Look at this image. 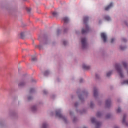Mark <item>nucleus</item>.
<instances>
[{
    "mask_svg": "<svg viewBox=\"0 0 128 128\" xmlns=\"http://www.w3.org/2000/svg\"><path fill=\"white\" fill-rule=\"evenodd\" d=\"M120 50H124V48H126L122 47V46H120Z\"/></svg>",
    "mask_w": 128,
    "mask_h": 128,
    "instance_id": "c85d7f7f",
    "label": "nucleus"
},
{
    "mask_svg": "<svg viewBox=\"0 0 128 128\" xmlns=\"http://www.w3.org/2000/svg\"><path fill=\"white\" fill-rule=\"evenodd\" d=\"M90 66H88L86 64L82 65V68H84V70H90Z\"/></svg>",
    "mask_w": 128,
    "mask_h": 128,
    "instance_id": "9d476101",
    "label": "nucleus"
},
{
    "mask_svg": "<svg viewBox=\"0 0 128 128\" xmlns=\"http://www.w3.org/2000/svg\"><path fill=\"white\" fill-rule=\"evenodd\" d=\"M81 42L82 48H86L88 46V44L86 43V38H82L81 40Z\"/></svg>",
    "mask_w": 128,
    "mask_h": 128,
    "instance_id": "7ed1b4c3",
    "label": "nucleus"
},
{
    "mask_svg": "<svg viewBox=\"0 0 128 128\" xmlns=\"http://www.w3.org/2000/svg\"><path fill=\"white\" fill-rule=\"evenodd\" d=\"M92 106H93L92 102H91L90 106V108H92Z\"/></svg>",
    "mask_w": 128,
    "mask_h": 128,
    "instance_id": "2f4dec72",
    "label": "nucleus"
},
{
    "mask_svg": "<svg viewBox=\"0 0 128 128\" xmlns=\"http://www.w3.org/2000/svg\"><path fill=\"white\" fill-rule=\"evenodd\" d=\"M28 12H30V9H28Z\"/></svg>",
    "mask_w": 128,
    "mask_h": 128,
    "instance_id": "f704fd0d",
    "label": "nucleus"
},
{
    "mask_svg": "<svg viewBox=\"0 0 128 128\" xmlns=\"http://www.w3.org/2000/svg\"><path fill=\"white\" fill-rule=\"evenodd\" d=\"M64 32H66V30H64Z\"/></svg>",
    "mask_w": 128,
    "mask_h": 128,
    "instance_id": "e433bc0d",
    "label": "nucleus"
},
{
    "mask_svg": "<svg viewBox=\"0 0 128 128\" xmlns=\"http://www.w3.org/2000/svg\"><path fill=\"white\" fill-rule=\"evenodd\" d=\"M98 94V88H94V97L96 98Z\"/></svg>",
    "mask_w": 128,
    "mask_h": 128,
    "instance_id": "6e6552de",
    "label": "nucleus"
},
{
    "mask_svg": "<svg viewBox=\"0 0 128 128\" xmlns=\"http://www.w3.org/2000/svg\"><path fill=\"white\" fill-rule=\"evenodd\" d=\"M67 44H68V42H66V41L63 42V44H64V46H66Z\"/></svg>",
    "mask_w": 128,
    "mask_h": 128,
    "instance_id": "bb28decb",
    "label": "nucleus"
},
{
    "mask_svg": "<svg viewBox=\"0 0 128 128\" xmlns=\"http://www.w3.org/2000/svg\"><path fill=\"white\" fill-rule=\"evenodd\" d=\"M48 74H50V72H48V71H46L44 73V75L48 76Z\"/></svg>",
    "mask_w": 128,
    "mask_h": 128,
    "instance_id": "393cba45",
    "label": "nucleus"
},
{
    "mask_svg": "<svg viewBox=\"0 0 128 128\" xmlns=\"http://www.w3.org/2000/svg\"><path fill=\"white\" fill-rule=\"evenodd\" d=\"M88 17H84V25L85 28H83L82 30V34H87V32H90V27H88Z\"/></svg>",
    "mask_w": 128,
    "mask_h": 128,
    "instance_id": "f257e3e1",
    "label": "nucleus"
},
{
    "mask_svg": "<svg viewBox=\"0 0 128 128\" xmlns=\"http://www.w3.org/2000/svg\"><path fill=\"white\" fill-rule=\"evenodd\" d=\"M114 128H118V126H115Z\"/></svg>",
    "mask_w": 128,
    "mask_h": 128,
    "instance_id": "c9c22d12",
    "label": "nucleus"
},
{
    "mask_svg": "<svg viewBox=\"0 0 128 128\" xmlns=\"http://www.w3.org/2000/svg\"><path fill=\"white\" fill-rule=\"evenodd\" d=\"M114 42V38H112L111 39V42L112 43Z\"/></svg>",
    "mask_w": 128,
    "mask_h": 128,
    "instance_id": "c756f323",
    "label": "nucleus"
},
{
    "mask_svg": "<svg viewBox=\"0 0 128 128\" xmlns=\"http://www.w3.org/2000/svg\"><path fill=\"white\" fill-rule=\"evenodd\" d=\"M112 72H109L106 74V76H110L112 74Z\"/></svg>",
    "mask_w": 128,
    "mask_h": 128,
    "instance_id": "a211bd4d",
    "label": "nucleus"
},
{
    "mask_svg": "<svg viewBox=\"0 0 128 128\" xmlns=\"http://www.w3.org/2000/svg\"><path fill=\"white\" fill-rule=\"evenodd\" d=\"M126 115H124L123 117V120H122V124H124L126 126H128V123L126 122Z\"/></svg>",
    "mask_w": 128,
    "mask_h": 128,
    "instance_id": "1a4fd4ad",
    "label": "nucleus"
},
{
    "mask_svg": "<svg viewBox=\"0 0 128 128\" xmlns=\"http://www.w3.org/2000/svg\"><path fill=\"white\" fill-rule=\"evenodd\" d=\"M80 82H82V79L80 80Z\"/></svg>",
    "mask_w": 128,
    "mask_h": 128,
    "instance_id": "72a5a7b5",
    "label": "nucleus"
},
{
    "mask_svg": "<svg viewBox=\"0 0 128 128\" xmlns=\"http://www.w3.org/2000/svg\"><path fill=\"white\" fill-rule=\"evenodd\" d=\"M36 56H32V61L36 62Z\"/></svg>",
    "mask_w": 128,
    "mask_h": 128,
    "instance_id": "4468645a",
    "label": "nucleus"
},
{
    "mask_svg": "<svg viewBox=\"0 0 128 128\" xmlns=\"http://www.w3.org/2000/svg\"><path fill=\"white\" fill-rule=\"evenodd\" d=\"M24 84H26V83H24V82H20L18 86L20 88H22V86H24Z\"/></svg>",
    "mask_w": 128,
    "mask_h": 128,
    "instance_id": "9b49d317",
    "label": "nucleus"
},
{
    "mask_svg": "<svg viewBox=\"0 0 128 128\" xmlns=\"http://www.w3.org/2000/svg\"><path fill=\"white\" fill-rule=\"evenodd\" d=\"M47 126H48V124H46V123L43 124L42 128H46Z\"/></svg>",
    "mask_w": 128,
    "mask_h": 128,
    "instance_id": "6ab92c4d",
    "label": "nucleus"
},
{
    "mask_svg": "<svg viewBox=\"0 0 128 128\" xmlns=\"http://www.w3.org/2000/svg\"><path fill=\"white\" fill-rule=\"evenodd\" d=\"M56 116H58V118H62V120L66 122V118L60 114V110H58L56 111Z\"/></svg>",
    "mask_w": 128,
    "mask_h": 128,
    "instance_id": "20e7f679",
    "label": "nucleus"
},
{
    "mask_svg": "<svg viewBox=\"0 0 128 128\" xmlns=\"http://www.w3.org/2000/svg\"><path fill=\"white\" fill-rule=\"evenodd\" d=\"M101 38H102V40H103V42H106V34H105V33H101Z\"/></svg>",
    "mask_w": 128,
    "mask_h": 128,
    "instance_id": "39448f33",
    "label": "nucleus"
},
{
    "mask_svg": "<svg viewBox=\"0 0 128 128\" xmlns=\"http://www.w3.org/2000/svg\"><path fill=\"white\" fill-rule=\"evenodd\" d=\"M63 20L65 24H66V22H68L69 20L68 18L67 17H64V18H63Z\"/></svg>",
    "mask_w": 128,
    "mask_h": 128,
    "instance_id": "f8f14e48",
    "label": "nucleus"
},
{
    "mask_svg": "<svg viewBox=\"0 0 128 128\" xmlns=\"http://www.w3.org/2000/svg\"><path fill=\"white\" fill-rule=\"evenodd\" d=\"M91 122L92 124H94L96 122V118H91Z\"/></svg>",
    "mask_w": 128,
    "mask_h": 128,
    "instance_id": "dca6fc26",
    "label": "nucleus"
},
{
    "mask_svg": "<svg viewBox=\"0 0 128 128\" xmlns=\"http://www.w3.org/2000/svg\"><path fill=\"white\" fill-rule=\"evenodd\" d=\"M104 20H108V22L110 20V17L109 16H106L104 17Z\"/></svg>",
    "mask_w": 128,
    "mask_h": 128,
    "instance_id": "ddd939ff",
    "label": "nucleus"
},
{
    "mask_svg": "<svg viewBox=\"0 0 128 128\" xmlns=\"http://www.w3.org/2000/svg\"><path fill=\"white\" fill-rule=\"evenodd\" d=\"M122 112V110H120V108H118L116 110V112L118 113V112Z\"/></svg>",
    "mask_w": 128,
    "mask_h": 128,
    "instance_id": "b1692460",
    "label": "nucleus"
},
{
    "mask_svg": "<svg viewBox=\"0 0 128 128\" xmlns=\"http://www.w3.org/2000/svg\"><path fill=\"white\" fill-rule=\"evenodd\" d=\"M28 100H32V97H28Z\"/></svg>",
    "mask_w": 128,
    "mask_h": 128,
    "instance_id": "473e14b6",
    "label": "nucleus"
},
{
    "mask_svg": "<svg viewBox=\"0 0 128 128\" xmlns=\"http://www.w3.org/2000/svg\"><path fill=\"white\" fill-rule=\"evenodd\" d=\"M34 92V88H30V94H32Z\"/></svg>",
    "mask_w": 128,
    "mask_h": 128,
    "instance_id": "5701e85b",
    "label": "nucleus"
},
{
    "mask_svg": "<svg viewBox=\"0 0 128 128\" xmlns=\"http://www.w3.org/2000/svg\"><path fill=\"white\" fill-rule=\"evenodd\" d=\"M43 94H48V92L46 90H43Z\"/></svg>",
    "mask_w": 128,
    "mask_h": 128,
    "instance_id": "a878e982",
    "label": "nucleus"
},
{
    "mask_svg": "<svg viewBox=\"0 0 128 128\" xmlns=\"http://www.w3.org/2000/svg\"><path fill=\"white\" fill-rule=\"evenodd\" d=\"M52 14L54 16H58V12H54L52 13Z\"/></svg>",
    "mask_w": 128,
    "mask_h": 128,
    "instance_id": "f3484780",
    "label": "nucleus"
},
{
    "mask_svg": "<svg viewBox=\"0 0 128 128\" xmlns=\"http://www.w3.org/2000/svg\"><path fill=\"white\" fill-rule=\"evenodd\" d=\"M116 68L120 78L124 77V74H122V66L118 64L116 65Z\"/></svg>",
    "mask_w": 128,
    "mask_h": 128,
    "instance_id": "f03ea898",
    "label": "nucleus"
},
{
    "mask_svg": "<svg viewBox=\"0 0 128 128\" xmlns=\"http://www.w3.org/2000/svg\"><path fill=\"white\" fill-rule=\"evenodd\" d=\"M36 110V108L35 106H34L32 108V110Z\"/></svg>",
    "mask_w": 128,
    "mask_h": 128,
    "instance_id": "cd10ccee",
    "label": "nucleus"
},
{
    "mask_svg": "<svg viewBox=\"0 0 128 128\" xmlns=\"http://www.w3.org/2000/svg\"><path fill=\"white\" fill-rule=\"evenodd\" d=\"M122 64L124 66V68H126V66H128V64L126 62H123Z\"/></svg>",
    "mask_w": 128,
    "mask_h": 128,
    "instance_id": "4be33fe9",
    "label": "nucleus"
},
{
    "mask_svg": "<svg viewBox=\"0 0 128 128\" xmlns=\"http://www.w3.org/2000/svg\"><path fill=\"white\" fill-rule=\"evenodd\" d=\"M122 84H128V80H126L122 82Z\"/></svg>",
    "mask_w": 128,
    "mask_h": 128,
    "instance_id": "2eb2a0df",
    "label": "nucleus"
},
{
    "mask_svg": "<svg viewBox=\"0 0 128 128\" xmlns=\"http://www.w3.org/2000/svg\"><path fill=\"white\" fill-rule=\"evenodd\" d=\"M96 126H97L96 128H98V126H100L102 124V123H100V122H97L96 123Z\"/></svg>",
    "mask_w": 128,
    "mask_h": 128,
    "instance_id": "aec40b11",
    "label": "nucleus"
},
{
    "mask_svg": "<svg viewBox=\"0 0 128 128\" xmlns=\"http://www.w3.org/2000/svg\"><path fill=\"white\" fill-rule=\"evenodd\" d=\"M113 6L112 3H110L109 5L105 8V10H108L110 8H112Z\"/></svg>",
    "mask_w": 128,
    "mask_h": 128,
    "instance_id": "0eeeda50",
    "label": "nucleus"
},
{
    "mask_svg": "<svg viewBox=\"0 0 128 128\" xmlns=\"http://www.w3.org/2000/svg\"><path fill=\"white\" fill-rule=\"evenodd\" d=\"M122 41L126 42V38H123V39H122Z\"/></svg>",
    "mask_w": 128,
    "mask_h": 128,
    "instance_id": "7c9ffc66",
    "label": "nucleus"
},
{
    "mask_svg": "<svg viewBox=\"0 0 128 128\" xmlns=\"http://www.w3.org/2000/svg\"><path fill=\"white\" fill-rule=\"evenodd\" d=\"M102 116V113H100V112H98L96 114V116H98V118H100V116Z\"/></svg>",
    "mask_w": 128,
    "mask_h": 128,
    "instance_id": "412c9836",
    "label": "nucleus"
},
{
    "mask_svg": "<svg viewBox=\"0 0 128 128\" xmlns=\"http://www.w3.org/2000/svg\"><path fill=\"white\" fill-rule=\"evenodd\" d=\"M110 104H112L110 100H106V108H110Z\"/></svg>",
    "mask_w": 128,
    "mask_h": 128,
    "instance_id": "423d86ee",
    "label": "nucleus"
}]
</instances>
